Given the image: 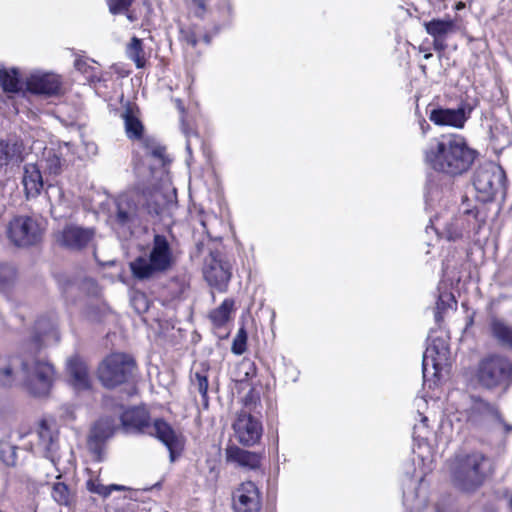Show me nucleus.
<instances>
[{
    "mask_svg": "<svg viewBox=\"0 0 512 512\" xmlns=\"http://www.w3.org/2000/svg\"><path fill=\"white\" fill-rule=\"evenodd\" d=\"M234 512H260L262 508L261 493L252 481L241 483L232 493Z\"/></svg>",
    "mask_w": 512,
    "mask_h": 512,
    "instance_id": "nucleus-14",
    "label": "nucleus"
},
{
    "mask_svg": "<svg viewBox=\"0 0 512 512\" xmlns=\"http://www.w3.org/2000/svg\"><path fill=\"white\" fill-rule=\"evenodd\" d=\"M0 85L5 92L15 93L20 90V80L18 70L1 69L0 70Z\"/></svg>",
    "mask_w": 512,
    "mask_h": 512,
    "instance_id": "nucleus-33",
    "label": "nucleus"
},
{
    "mask_svg": "<svg viewBox=\"0 0 512 512\" xmlns=\"http://www.w3.org/2000/svg\"><path fill=\"white\" fill-rule=\"evenodd\" d=\"M23 145L16 140H0V170L22 161Z\"/></svg>",
    "mask_w": 512,
    "mask_h": 512,
    "instance_id": "nucleus-23",
    "label": "nucleus"
},
{
    "mask_svg": "<svg viewBox=\"0 0 512 512\" xmlns=\"http://www.w3.org/2000/svg\"><path fill=\"white\" fill-rule=\"evenodd\" d=\"M449 350L441 339H434L423 354L422 371L424 381L429 377L440 379L441 371L448 365Z\"/></svg>",
    "mask_w": 512,
    "mask_h": 512,
    "instance_id": "nucleus-11",
    "label": "nucleus"
},
{
    "mask_svg": "<svg viewBox=\"0 0 512 512\" xmlns=\"http://www.w3.org/2000/svg\"><path fill=\"white\" fill-rule=\"evenodd\" d=\"M144 195V199L140 203L141 214L146 212L150 216H158L162 211V203L160 202V198L162 195L159 191L149 192L147 196L146 193H142Z\"/></svg>",
    "mask_w": 512,
    "mask_h": 512,
    "instance_id": "nucleus-31",
    "label": "nucleus"
},
{
    "mask_svg": "<svg viewBox=\"0 0 512 512\" xmlns=\"http://www.w3.org/2000/svg\"><path fill=\"white\" fill-rule=\"evenodd\" d=\"M498 422L503 425L506 433L512 432V425L505 423L502 418H501V421H498Z\"/></svg>",
    "mask_w": 512,
    "mask_h": 512,
    "instance_id": "nucleus-50",
    "label": "nucleus"
},
{
    "mask_svg": "<svg viewBox=\"0 0 512 512\" xmlns=\"http://www.w3.org/2000/svg\"><path fill=\"white\" fill-rule=\"evenodd\" d=\"M74 66L77 70L81 71V72H86V67H87V63L85 60H82V59H76L75 60V63H74Z\"/></svg>",
    "mask_w": 512,
    "mask_h": 512,
    "instance_id": "nucleus-46",
    "label": "nucleus"
},
{
    "mask_svg": "<svg viewBox=\"0 0 512 512\" xmlns=\"http://www.w3.org/2000/svg\"><path fill=\"white\" fill-rule=\"evenodd\" d=\"M45 221L39 216H14L6 226V236L16 247L27 248L37 245L43 237Z\"/></svg>",
    "mask_w": 512,
    "mask_h": 512,
    "instance_id": "nucleus-7",
    "label": "nucleus"
},
{
    "mask_svg": "<svg viewBox=\"0 0 512 512\" xmlns=\"http://www.w3.org/2000/svg\"><path fill=\"white\" fill-rule=\"evenodd\" d=\"M16 277V270L13 265L0 262V288L11 284Z\"/></svg>",
    "mask_w": 512,
    "mask_h": 512,
    "instance_id": "nucleus-36",
    "label": "nucleus"
},
{
    "mask_svg": "<svg viewBox=\"0 0 512 512\" xmlns=\"http://www.w3.org/2000/svg\"><path fill=\"white\" fill-rule=\"evenodd\" d=\"M67 371L71 385L78 391L90 388L91 380L88 366L78 356L71 357L67 362Z\"/></svg>",
    "mask_w": 512,
    "mask_h": 512,
    "instance_id": "nucleus-19",
    "label": "nucleus"
},
{
    "mask_svg": "<svg viewBox=\"0 0 512 512\" xmlns=\"http://www.w3.org/2000/svg\"><path fill=\"white\" fill-rule=\"evenodd\" d=\"M94 237V230L77 225H67L58 235L59 244L70 250L85 248Z\"/></svg>",
    "mask_w": 512,
    "mask_h": 512,
    "instance_id": "nucleus-17",
    "label": "nucleus"
},
{
    "mask_svg": "<svg viewBox=\"0 0 512 512\" xmlns=\"http://www.w3.org/2000/svg\"><path fill=\"white\" fill-rule=\"evenodd\" d=\"M39 445L44 449L45 456L52 462H55V455L58 449L53 432L47 426L46 422H41L38 429Z\"/></svg>",
    "mask_w": 512,
    "mask_h": 512,
    "instance_id": "nucleus-26",
    "label": "nucleus"
},
{
    "mask_svg": "<svg viewBox=\"0 0 512 512\" xmlns=\"http://www.w3.org/2000/svg\"><path fill=\"white\" fill-rule=\"evenodd\" d=\"M0 512H4V511H2V510L0 509Z\"/></svg>",
    "mask_w": 512,
    "mask_h": 512,
    "instance_id": "nucleus-61",
    "label": "nucleus"
},
{
    "mask_svg": "<svg viewBox=\"0 0 512 512\" xmlns=\"http://www.w3.org/2000/svg\"><path fill=\"white\" fill-rule=\"evenodd\" d=\"M426 127H429V124H426V126H424V125H422V126H421V129L423 130V133H425V132H426V131H425Z\"/></svg>",
    "mask_w": 512,
    "mask_h": 512,
    "instance_id": "nucleus-55",
    "label": "nucleus"
},
{
    "mask_svg": "<svg viewBox=\"0 0 512 512\" xmlns=\"http://www.w3.org/2000/svg\"><path fill=\"white\" fill-rule=\"evenodd\" d=\"M426 127H429V124H426V126H424V125H422V126H421V129L423 130V133H425V132H426V131H425Z\"/></svg>",
    "mask_w": 512,
    "mask_h": 512,
    "instance_id": "nucleus-54",
    "label": "nucleus"
},
{
    "mask_svg": "<svg viewBox=\"0 0 512 512\" xmlns=\"http://www.w3.org/2000/svg\"><path fill=\"white\" fill-rule=\"evenodd\" d=\"M54 376L53 366L37 353L0 357V385H19L34 396L49 393Z\"/></svg>",
    "mask_w": 512,
    "mask_h": 512,
    "instance_id": "nucleus-1",
    "label": "nucleus"
},
{
    "mask_svg": "<svg viewBox=\"0 0 512 512\" xmlns=\"http://www.w3.org/2000/svg\"><path fill=\"white\" fill-rule=\"evenodd\" d=\"M26 86L33 94L51 97L60 94L62 83L56 74L37 72L27 78Z\"/></svg>",
    "mask_w": 512,
    "mask_h": 512,
    "instance_id": "nucleus-16",
    "label": "nucleus"
},
{
    "mask_svg": "<svg viewBox=\"0 0 512 512\" xmlns=\"http://www.w3.org/2000/svg\"><path fill=\"white\" fill-rule=\"evenodd\" d=\"M204 41H205L207 44H209V43H210V37H209V36H207V35H205V36H204Z\"/></svg>",
    "mask_w": 512,
    "mask_h": 512,
    "instance_id": "nucleus-52",
    "label": "nucleus"
},
{
    "mask_svg": "<svg viewBox=\"0 0 512 512\" xmlns=\"http://www.w3.org/2000/svg\"><path fill=\"white\" fill-rule=\"evenodd\" d=\"M45 193L51 206H53L54 204H59L62 201V190L60 187L56 185H48Z\"/></svg>",
    "mask_w": 512,
    "mask_h": 512,
    "instance_id": "nucleus-40",
    "label": "nucleus"
},
{
    "mask_svg": "<svg viewBox=\"0 0 512 512\" xmlns=\"http://www.w3.org/2000/svg\"><path fill=\"white\" fill-rule=\"evenodd\" d=\"M10 456L8 458H4V462L9 466H14L16 463L15 459V448L9 447Z\"/></svg>",
    "mask_w": 512,
    "mask_h": 512,
    "instance_id": "nucleus-45",
    "label": "nucleus"
},
{
    "mask_svg": "<svg viewBox=\"0 0 512 512\" xmlns=\"http://www.w3.org/2000/svg\"><path fill=\"white\" fill-rule=\"evenodd\" d=\"M51 495L59 505L68 506L73 500V493L63 482L53 484Z\"/></svg>",
    "mask_w": 512,
    "mask_h": 512,
    "instance_id": "nucleus-34",
    "label": "nucleus"
},
{
    "mask_svg": "<svg viewBox=\"0 0 512 512\" xmlns=\"http://www.w3.org/2000/svg\"><path fill=\"white\" fill-rule=\"evenodd\" d=\"M233 429L238 441L244 446H252L257 443L262 435V425L252 415L245 411L237 414L233 423Z\"/></svg>",
    "mask_w": 512,
    "mask_h": 512,
    "instance_id": "nucleus-15",
    "label": "nucleus"
},
{
    "mask_svg": "<svg viewBox=\"0 0 512 512\" xmlns=\"http://www.w3.org/2000/svg\"><path fill=\"white\" fill-rule=\"evenodd\" d=\"M117 427L116 419L113 417L100 418L92 427L87 446L97 462L105 459V442L113 436Z\"/></svg>",
    "mask_w": 512,
    "mask_h": 512,
    "instance_id": "nucleus-12",
    "label": "nucleus"
},
{
    "mask_svg": "<svg viewBox=\"0 0 512 512\" xmlns=\"http://www.w3.org/2000/svg\"><path fill=\"white\" fill-rule=\"evenodd\" d=\"M192 11L198 18H203L206 12V5L203 0H191Z\"/></svg>",
    "mask_w": 512,
    "mask_h": 512,
    "instance_id": "nucleus-42",
    "label": "nucleus"
},
{
    "mask_svg": "<svg viewBox=\"0 0 512 512\" xmlns=\"http://www.w3.org/2000/svg\"><path fill=\"white\" fill-rule=\"evenodd\" d=\"M203 274L211 287L224 292L231 278V267L222 259L219 252H211L205 260Z\"/></svg>",
    "mask_w": 512,
    "mask_h": 512,
    "instance_id": "nucleus-13",
    "label": "nucleus"
},
{
    "mask_svg": "<svg viewBox=\"0 0 512 512\" xmlns=\"http://www.w3.org/2000/svg\"><path fill=\"white\" fill-rule=\"evenodd\" d=\"M226 458L241 467L248 469H257L260 466L261 454L244 450L238 446H229L226 448Z\"/></svg>",
    "mask_w": 512,
    "mask_h": 512,
    "instance_id": "nucleus-22",
    "label": "nucleus"
},
{
    "mask_svg": "<svg viewBox=\"0 0 512 512\" xmlns=\"http://www.w3.org/2000/svg\"><path fill=\"white\" fill-rule=\"evenodd\" d=\"M186 41L188 44H190L192 47H195L198 43V39L194 33H190L186 36Z\"/></svg>",
    "mask_w": 512,
    "mask_h": 512,
    "instance_id": "nucleus-48",
    "label": "nucleus"
},
{
    "mask_svg": "<svg viewBox=\"0 0 512 512\" xmlns=\"http://www.w3.org/2000/svg\"><path fill=\"white\" fill-rule=\"evenodd\" d=\"M429 119L434 124L439 126H453L456 128H461L463 127L467 118L463 108H436L431 110Z\"/></svg>",
    "mask_w": 512,
    "mask_h": 512,
    "instance_id": "nucleus-20",
    "label": "nucleus"
},
{
    "mask_svg": "<svg viewBox=\"0 0 512 512\" xmlns=\"http://www.w3.org/2000/svg\"><path fill=\"white\" fill-rule=\"evenodd\" d=\"M447 45L445 43V38H433V48L436 51H444Z\"/></svg>",
    "mask_w": 512,
    "mask_h": 512,
    "instance_id": "nucleus-44",
    "label": "nucleus"
},
{
    "mask_svg": "<svg viewBox=\"0 0 512 512\" xmlns=\"http://www.w3.org/2000/svg\"><path fill=\"white\" fill-rule=\"evenodd\" d=\"M86 488L89 492L102 496L104 498L109 496L107 486L103 485L98 476L90 477L86 482Z\"/></svg>",
    "mask_w": 512,
    "mask_h": 512,
    "instance_id": "nucleus-38",
    "label": "nucleus"
},
{
    "mask_svg": "<svg viewBox=\"0 0 512 512\" xmlns=\"http://www.w3.org/2000/svg\"><path fill=\"white\" fill-rule=\"evenodd\" d=\"M136 370L135 360L125 353L108 355L98 367V379L106 388L129 383Z\"/></svg>",
    "mask_w": 512,
    "mask_h": 512,
    "instance_id": "nucleus-8",
    "label": "nucleus"
},
{
    "mask_svg": "<svg viewBox=\"0 0 512 512\" xmlns=\"http://www.w3.org/2000/svg\"><path fill=\"white\" fill-rule=\"evenodd\" d=\"M462 5V2H459V5L457 6V9H460Z\"/></svg>",
    "mask_w": 512,
    "mask_h": 512,
    "instance_id": "nucleus-58",
    "label": "nucleus"
},
{
    "mask_svg": "<svg viewBox=\"0 0 512 512\" xmlns=\"http://www.w3.org/2000/svg\"><path fill=\"white\" fill-rule=\"evenodd\" d=\"M235 302L231 298L225 299L221 305L209 314V319L216 328L224 327L231 319V313L234 311Z\"/></svg>",
    "mask_w": 512,
    "mask_h": 512,
    "instance_id": "nucleus-27",
    "label": "nucleus"
},
{
    "mask_svg": "<svg viewBox=\"0 0 512 512\" xmlns=\"http://www.w3.org/2000/svg\"><path fill=\"white\" fill-rule=\"evenodd\" d=\"M493 336L503 346L512 348V328L505 324L502 320L493 317L490 322Z\"/></svg>",
    "mask_w": 512,
    "mask_h": 512,
    "instance_id": "nucleus-29",
    "label": "nucleus"
},
{
    "mask_svg": "<svg viewBox=\"0 0 512 512\" xmlns=\"http://www.w3.org/2000/svg\"><path fill=\"white\" fill-rule=\"evenodd\" d=\"M165 149L162 147H156L152 150L151 154L159 159H162L164 157Z\"/></svg>",
    "mask_w": 512,
    "mask_h": 512,
    "instance_id": "nucleus-47",
    "label": "nucleus"
},
{
    "mask_svg": "<svg viewBox=\"0 0 512 512\" xmlns=\"http://www.w3.org/2000/svg\"><path fill=\"white\" fill-rule=\"evenodd\" d=\"M462 5V2H459V5L457 6V9H460Z\"/></svg>",
    "mask_w": 512,
    "mask_h": 512,
    "instance_id": "nucleus-59",
    "label": "nucleus"
},
{
    "mask_svg": "<svg viewBox=\"0 0 512 512\" xmlns=\"http://www.w3.org/2000/svg\"><path fill=\"white\" fill-rule=\"evenodd\" d=\"M35 335L32 338L31 345L34 346L37 350L43 346L47 338L50 336H55V323L49 317H41L35 322Z\"/></svg>",
    "mask_w": 512,
    "mask_h": 512,
    "instance_id": "nucleus-25",
    "label": "nucleus"
},
{
    "mask_svg": "<svg viewBox=\"0 0 512 512\" xmlns=\"http://www.w3.org/2000/svg\"><path fill=\"white\" fill-rule=\"evenodd\" d=\"M45 169L50 173L57 175L61 172L63 161L61 157L52 149L44 153Z\"/></svg>",
    "mask_w": 512,
    "mask_h": 512,
    "instance_id": "nucleus-35",
    "label": "nucleus"
},
{
    "mask_svg": "<svg viewBox=\"0 0 512 512\" xmlns=\"http://www.w3.org/2000/svg\"><path fill=\"white\" fill-rule=\"evenodd\" d=\"M455 26L452 19H432L424 23L426 32L433 38H445L455 31Z\"/></svg>",
    "mask_w": 512,
    "mask_h": 512,
    "instance_id": "nucleus-28",
    "label": "nucleus"
},
{
    "mask_svg": "<svg viewBox=\"0 0 512 512\" xmlns=\"http://www.w3.org/2000/svg\"><path fill=\"white\" fill-rule=\"evenodd\" d=\"M175 103H176V106H177V108L179 109V111H180L181 113H183V112H184V106H183L182 101H181L180 99H176V100H175Z\"/></svg>",
    "mask_w": 512,
    "mask_h": 512,
    "instance_id": "nucleus-51",
    "label": "nucleus"
},
{
    "mask_svg": "<svg viewBox=\"0 0 512 512\" xmlns=\"http://www.w3.org/2000/svg\"><path fill=\"white\" fill-rule=\"evenodd\" d=\"M177 262L171 242L163 234H154L151 242L129 263L132 276L138 281H149L170 272Z\"/></svg>",
    "mask_w": 512,
    "mask_h": 512,
    "instance_id": "nucleus-3",
    "label": "nucleus"
},
{
    "mask_svg": "<svg viewBox=\"0 0 512 512\" xmlns=\"http://www.w3.org/2000/svg\"><path fill=\"white\" fill-rule=\"evenodd\" d=\"M471 404L466 410L467 421L472 425H481L486 419L494 418L497 421H501V415L498 408L478 396L470 397Z\"/></svg>",
    "mask_w": 512,
    "mask_h": 512,
    "instance_id": "nucleus-18",
    "label": "nucleus"
},
{
    "mask_svg": "<svg viewBox=\"0 0 512 512\" xmlns=\"http://www.w3.org/2000/svg\"><path fill=\"white\" fill-rule=\"evenodd\" d=\"M127 57L132 60L137 68H143L146 64V57L143 48V42L138 37L131 38L126 48Z\"/></svg>",
    "mask_w": 512,
    "mask_h": 512,
    "instance_id": "nucleus-30",
    "label": "nucleus"
},
{
    "mask_svg": "<svg viewBox=\"0 0 512 512\" xmlns=\"http://www.w3.org/2000/svg\"><path fill=\"white\" fill-rule=\"evenodd\" d=\"M491 473L490 459L479 451L455 455L451 467L453 483L463 491L477 489Z\"/></svg>",
    "mask_w": 512,
    "mask_h": 512,
    "instance_id": "nucleus-5",
    "label": "nucleus"
},
{
    "mask_svg": "<svg viewBox=\"0 0 512 512\" xmlns=\"http://www.w3.org/2000/svg\"><path fill=\"white\" fill-rule=\"evenodd\" d=\"M107 489H108L109 495H110L112 493V491L122 490V489H124V487L120 486V485H116V484H111V485L107 486Z\"/></svg>",
    "mask_w": 512,
    "mask_h": 512,
    "instance_id": "nucleus-49",
    "label": "nucleus"
},
{
    "mask_svg": "<svg viewBox=\"0 0 512 512\" xmlns=\"http://www.w3.org/2000/svg\"><path fill=\"white\" fill-rule=\"evenodd\" d=\"M427 420V417H423L422 422L425 423Z\"/></svg>",
    "mask_w": 512,
    "mask_h": 512,
    "instance_id": "nucleus-57",
    "label": "nucleus"
},
{
    "mask_svg": "<svg viewBox=\"0 0 512 512\" xmlns=\"http://www.w3.org/2000/svg\"><path fill=\"white\" fill-rule=\"evenodd\" d=\"M426 127H429V124H426V126H424V125H422V126H421V129L423 130V133H425V132H426V131H425Z\"/></svg>",
    "mask_w": 512,
    "mask_h": 512,
    "instance_id": "nucleus-56",
    "label": "nucleus"
},
{
    "mask_svg": "<svg viewBox=\"0 0 512 512\" xmlns=\"http://www.w3.org/2000/svg\"><path fill=\"white\" fill-rule=\"evenodd\" d=\"M473 379L485 390L507 391L512 384V361L499 354H490L479 360Z\"/></svg>",
    "mask_w": 512,
    "mask_h": 512,
    "instance_id": "nucleus-6",
    "label": "nucleus"
},
{
    "mask_svg": "<svg viewBox=\"0 0 512 512\" xmlns=\"http://www.w3.org/2000/svg\"><path fill=\"white\" fill-rule=\"evenodd\" d=\"M125 124V131L130 139H140L143 134L141 121L133 114L131 109H126L122 114Z\"/></svg>",
    "mask_w": 512,
    "mask_h": 512,
    "instance_id": "nucleus-32",
    "label": "nucleus"
},
{
    "mask_svg": "<svg viewBox=\"0 0 512 512\" xmlns=\"http://www.w3.org/2000/svg\"><path fill=\"white\" fill-rule=\"evenodd\" d=\"M208 368L202 365L199 369L193 371L190 375V389L191 392L197 391L202 398V404L205 408L208 407Z\"/></svg>",
    "mask_w": 512,
    "mask_h": 512,
    "instance_id": "nucleus-24",
    "label": "nucleus"
},
{
    "mask_svg": "<svg viewBox=\"0 0 512 512\" xmlns=\"http://www.w3.org/2000/svg\"><path fill=\"white\" fill-rule=\"evenodd\" d=\"M122 430L131 434H148L158 438L169 450L171 461L182 449L179 434L163 419L150 422L149 412L145 407L137 406L125 410L120 417Z\"/></svg>",
    "mask_w": 512,
    "mask_h": 512,
    "instance_id": "nucleus-4",
    "label": "nucleus"
},
{
    "mask_svg": "<svg viewBox=\"0 0 512 512\" xmlns=\"http://www.w3.org/2000/svg\"><path fill=\"white\" fill-rule=\"evenodd\" d=\"M246 343H247V332L244 327H241L237 335L235 336L233 342L231 351L235 355H242L246 350Z\"/></svg>",
    "mask_w": 512,
    "mask_h": 512,
    "instance_id": "nucleus-37",
    "label": "nucleus"
},
{
    "mask_svg": "<svg viewBox=\"0 0 512 512\" xmlns=\"http://www.w3.org/2000/svg\"><path fill=\"white\" fill-rule=\"evenodd\" d=\"M144 195L139 191H130L119 195L115 199V209L112 213L114 225L131 233L132 227L138 224L141 214L140 203Z\"/></svg>",
    "mask_w": 512,
    "mask_h": 512,
    "instance_id": "nucleus-9",
    "label": "nucleus"
},
{
    "mask_svg": "<svg viewBox=\"0 0 512 512\" xmlns=\"http://www.w3.org/2000/svg\"><path fill=\"white\" fill-rule=\"evenodd\" d=\"M431 57H432L431 53H427V54L424 55V59H426V60L431 58Z\"/></svg>",
    "mask_w": 512,
    "mask_h": 512,
    "instance_id": "nucleus-53",
    "label": "nucleus"
},
{
    "mask_svg": "<svg viewBox=\"0 0 512 512\" xmlns=\"http://www.w3.org/2000/svg\"><path fill=\"white\" fill-rule=\"evenodd\" d=\"M22 183L27 198H34L40 194L44 184L40 168L37 164L27 163L24 166Z\"/></svg>",
    "mask_w": 512,
    "mask_h": 512,
    "instance_id": "nucleus-21",
    "label": "nucleus"
},
{
    "mask_svg": "<svg viewBox=\"0 0 512 512\" xmlns=\"http://www.w3.org/2000/svg\"><path fill=\"white\" fill-rule=\"evenodd\" d=\"M462 5V2H459V5L457 6V9H460Z\"/></svg>",
    "mask_w": 512,
    "mask_h": 512,
    "instance_id": "nucleus-60",
    "label": "nucleus"
},
{
    "mask_svg": "<svg viewBox=\"0 0 512 512\" xmlns=\"http://www.w3.org/2000/svg\"><path fill=\"white\" fill-rule=\"evenodd\" d=\"M453 300L451 294H441L436 302L435 320L439 322L441 320V314L448 306V302Z\"/></svg>",
    "mask_w": 512,
    "mask_h": 512,
    "instance_id": "nucleus-41",
    "label": "nucleus"
},
{
    "mask_svg": "<svg viewBox=\"0 0 512 512\" xmlns=\"http://www.w3.org/2000/svg\"><path fill=\"white\" fill-rule=\"evenodd\" d=\"M239 368L241 370H244L245 377L242 379H239L238 381H245L250 375L254 374V365L251 362H243L240 364Z\"/></svg>",
    "mask_w": 512,
    "mask_h": 512,
    "instance_id": "nucleus-43",
    "label": "nucleus"
},
{
    "mask_svg": "<svg viewBox=\"0 0 512 512\" xmlns=\"http://www.w3.org/2000/svg\"><path fill=\"white\" fill-rule=\"evenodd\" d=\"M504 178L505 175L502 169L489 163L475 171L473 185L477 192L481 194L482 200L487 201L502 187Z\"/></svg>",
    "mask_w": 512,
    "mask_h": 512,
    "instance_id": "nucleus-10",
    "label": "nucleus"
},
{
    "mask_svg": "<svg viewBox=\"0 0 512 512\" xmlns=\"http://www.w3.org/2000/svg\"><path fill=\"white\" fill-rule=\"evenodd\" d=\"M134 1L135 0H106L109 12L113 15L127 12Z\"/></svg>",
    "mask_w": 512,
    "mask_h": 512,
    "instance_id": "nucleus-39",
    "label": "nucleus"
},
{
    "mask_svg": "<svg viewBox=\"0 0 512 512\" xmlns=\"http://www.w3.org/2000/svg\"><path fill=\"white\" fill-rule=\"evenodd\" d=\"M476 152L456 134H444L430 140L424 150L425 162L435 171L461 175L473 164Z\"/></svg>",
    "mask_w": 512,
    "mask_h": 512,
    "instance_id": "nucleus-2",
    "label": "nucleus"
}]
</instances>
